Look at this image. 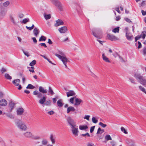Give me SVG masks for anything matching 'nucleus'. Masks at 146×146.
Wrapping results in <instances>:
<instances>
[{
    "label": "nucleus",
    "instance_id": "f257e3e1",
    "mask_svg": "<svg viewBox=\"0 0 146 146\" xmlns=\"http://www.w3.org/2000/svg\"><path fill=\"white\" fill-rule=\"evenodd\" d=\"M92 34L100 43V32L99 28H94L92 30Z\"/></svg>",
    "mask_w": 146,
    "mask_h": 146
},
{
    "label": "nucleus",
    "instance_id": "f03ea898",
    "mask_svg": "<svg viewBox=\"0 0 146 146\" xmlns=\"http://www.w3.org/2000/svg\"><path fill=\"white\" fill-rule=\"evenodd\" d=\"M16 125L20 129L24 131L27 130V127L25 122L21 120H19L16 122Z\"/></svg>",
    "mask_w": 146,
    "mask_h": 146
},
{
    "label": "nucleus",
    "instance_id": "7ed1b4c3",
    "mask_svg": "<svg viewBox=\"0 0 146 146\" xmlns=\"http://www.w3.org/2000/svg\"><path fill=\"white\" fill-rule=\"evenodd\" d=\"M134 77L135 79L141 84L143 83L146 80L142 76H141L140 74L136 73L134 75Z\"/></svg>",
    "mask_w": 146,
    "mask_h": 146
},
{
    "label": "nucleus",
    "instance_id": "20e7f679",
    "mask_svg": "<svg viewBox=\"0 0 146 146\" xmlns=\"http://www.w3.org/2000/svg\"><path fill=\"white\" fill-rule=\"evenodd\" d=\"M52 3L60 11L63 10L62 6L60 2L58 0H50Z\"/></svg>",
    "mask_w": 146,
    "mask_h": 146
},
{
    "label": "nucleus",
    "instance_id": "39448f33",
    "mask_svg": "<svg viewBox=\"0 0 146 146\" xmlns=\"http://www.w3.org/2000/svg\"><path fill=\"white\" fill-rule=\"evenodd\" d=\"M57 57L62 62L63 64L64 65L65 67L66 68H67L66 64L68 61V60L65 56L62 57L59 55H57Z\"/></svg>",
    "mask_w": 146,
    "mask_h": 146
},
{
    "label": "nucleus",
    "instance_id": "423d86ee",
    "mask_svg": "<svg viewBox=\"0 0 146 146\" xmlns=\"http://www.w3.org/2000/svg\"><path fill=\"white\" fill-rule=\"evenodd\" d=\"M72 134L75 136H77L79 131L78 129V126L76 125L71 127Z\"/></svg>",
    "mask_w": 146,
    "mask_h": 146
},
{
    "label": "nucleus",
    "instance_id": "0eeeda50",
    "mask_svg": "<svg viewBox=\"0 0 146 146\" xmlns=\"http://www.w3.org/2000/svg\"><path fill=\"white\" fill-rule=\"evenodd\" d=\"M108 38L111 41H116L119 40V38L113 35L108 34L107 35Z\"/></svg>",
    "mask_w": 146,
    "mask_h": 146
},
{
    "label": "nucleus",
    "instance_id": "6e6552de",
    "mask_svg": "<svg viewBox=\"0 0 146 146\" xmlns=\"http://www.w3.org/2000/svg\"><path fill=\"white\" fill-rule=\"evenodd\" d=\"M67 120L71 127L76 125L75 124L74 120L72 119L70 117H68L67 118Z\"/></svg>",
    "mask_w": 146,
    "mask_h": 146
},
{
    "label": "nucleus",
    "instance_id": "1a4fd4ad",
    "mask_svg": "<svg viewBox=\"0 0 146 146\" xmlns=\"http://www.w3.org/2000/svg\"><path fill=\"white\" fill-rule=\"evenodd\" d=\"M64 23L63 21L60 19H58L56 21V23L54 24V26L57 27L61 25H64Z\"/></svg>",
    "mask_w": 146,
    "mask_h": 146
},
{
    "label": "nucleus",
    "instance_id": "9d476101",
    "mask_svg": "<svg viewBox=\"0 0 146 146\" xmlns=\"http://www.w3.org/2000/svg\"><path fill=\"white\" fill-rule=\"evenodd\" d=\"M67 29L66 27L64 26L59 28L58 30L61 33H64L67 31Z\"/></svg>",
    "mask_w": 146,
    "mask_h": 146
},
{
    "label": "nucleus",
    "instance_id": "9b49d317",
    "mask_svg": "<svg viewBox=\"0 0 146 146\" xmlns=\"http://www.w3.org/2000/svg\"><path fill=\"white\" fill-rule=\"evenodd\" d=\"M24 111V109L21 108H18L17 110V114L18 115H22Z\"/></svg>",
    "mask_w": 146,
    "mask_h": 146
},
{
    "label": "nucleus",
    "instance_id": "f8f14e48",
    "mask_svg": "<svg viewBox=\"0 0 146 146\" xmlns=\"http://www.w3.org/2000/svg\"><path fill=\"white\" fill-rule=\"evenodd\" d=\"M24 136L28 138L32 137L33 136V135L32 133L29 131H27L24 133Z\"/></svg>",
    "mask_w": 146,
    "mask_h": 146
},
{
    "label": "nucleus",
    "instance_id": "ddd939ff",
    "mask_svg": "<svg viewBox=\"0 0 146 146\" xmlns=\"http://www.w3.org/2000/svg\"><path fill=\"white\" fill-rule=\"evenodd\" d=\"M75 102L74 104L75 106L79 105L82 102V100L81 99L77 98H75Z\"/></svg>",
    "mask_w": 146,
    "mask_h": 146
},
{
    "label": "nucleus",
    "instance_id": "4468645a",
    "mask_svg": "<svg viewBox=\"0 0 146 146\" xmlns=\"http://www.w3.org/2000/svg\"><path fill=\"white\" fill-rule=\"evenodd\" d=\"M46 97L45 96H43L42 98L38 101L39 103L42 105L44 106V102L46 101Z\"/></svg>",
    "mask_w": 146,
    "mask_h": 146
},
{
    "label": "nucleus",
    "instance_id": "2eb2a0df",
    "mask_svg": "<svg viewBox=\"0 0 146 146\" xmlns=\"http://www.w3.org/2000/svg\"><path fill=\"white\" fill-rule=\"evenodd\" d=\"M67 96L68 97L70 96H75L76 94L75 92L73 90H70L66 92Z\"/></svg>",
    "mask_w": 146,
    "mask_h": 146
},
{
    "label": "nucleus",
    "instance_id": "dca6fc26",
    "mask_svg": "<svg viewBox=\"0 0 146 146\" xmlns=\"http://www.w3.org/2000/svg\"><path fill=\"white\" fill-rule=\"evenodd\" d=\"M125 36L126 38L128 40L131 41L133 38V35H131L130 33L128 34L126 33Z\"/></svg>",
    "mask_w": 146,
    "mask_h": 146
},
{
    "label": "nucleus",
    "instance_id": "f3484780",
    "mask_svg": "<svg viewBox=\"0 0 146 146\" xmlns=\"http://www.w3.org/2000/svg\"><path fill=\"white\" fill-rule=\"evenodd\" d=\"M40 31L37 28H35L33 31V33L35 36L37 37Z\"/></svg>",
    "mask_w": 146,
    "mask_h": 146
},
{
    "label": "nucleus",
    "instance_id": "a211bd4d",
    "mask_svg": "<svg viewBox=\"0 0 146 146\" xmlns=\"http://www.w3.org/2000/svg\"><path fill=\"white\" fill-rule=\"evenodd\" d=\"M7 102L5 99H3L0 101V105L1 106H5L7 104Z\"/></svg>",
    "mask_w": 146,
    "mask_h": 146
},
{
    "label": "nucleus",
    "instance_id": "6ab92c4d",
    "mask_svg": "<svg viewBox=\"0 0 146 146\" xmlns=\"http://www.w3.org/2000/svg\"><path fill=\"white\" fill-rule=\"evenodd\" d=\"M102 58L103 60L106 62L110 63V60L108 58L106 57L104 53L102 55Z\"/></svg>",
    "mask_w": 146,
    "mask_h": 146
},
{
    "label": "nucleus",
    "instance_id": "aec40b11",
    "mask_svg": "<svg viewBox=\"0 0 146 146\" xmlns=\"http://www.w3.org/2000/svg\"><path fill=\"white\" fill-rule=\"evenodd\" d=\"M39 90L40 92L43 94L46 93L48 91L47 90L45 89L43 87L41 86H40L39 87Z\"/></svg>",
    "mask_w": 146,
    "mask_h": 146
},
{
    "label": "nucleus",
    "instance_id": "412c9836",
    "mask_svg": "<svg viewBox=\"0 0 146 146\" xmlns=\"http://www.w3.org/2000/svg\"><path fill=\"white\" fill-rule=\"evenodd\" d=\"M75 109L74 107L70 106L67 108V113H70V112L71 111H75Z\"/></svg>",
    "mask_w": 146,
    "mask_h": 146
},
{
    "label": "nucleus",
    "instance_id": "4be33fe9",
    "mask_svg": "<svg viewBox=\"0 0 146 146\" xmlns=\"http://www.w3.org/2000/svg\"><path fill=\"white\" fill-rule=\"evenodd\" d=\"M57 104L59 108L62 107L64 105V104L62 102V100L61 99L57 101Z\"/></svg>",
    "mask_w": 146,
    "mask_h": 146
},
{
    "label": "nucleus",
    "instance_id": "5701e85b",
    "mask_svg": "<svg viewBox=\"0 0 146 146\" xmlns=\"http://www.w3.org/2000/svg\"><path fill=\"white\" fill-rule=\"evenodd\" d=\"M15 105V103L13 102H11L9 103V106L10 108V111H11L14 108Z\"/></svg>",
    "mask_w": 146,
    "mask_h": 146
},
{
    "label": "nucleus",
    "instance_id": "b1692460",
    "mask_svg": "<svg viewBox=\"0 0 146 146\" xmlns=\"http://www.w3.org/2000/svg\"><path fill=\"white\" fill-rule=\"evenodd\" d=\"M9 17L10 20L11 22L14 25H16L17 24V23L15 21V19L13 17L12 15H11Z\"/></svg>",
    "mask_w": 146,
    "mask_h": 146
},
{
    "label": "nucleus",
    "instance_id": "393cba45",
    "mask_svg": "<svg viewBox=\"0 0 146 146\" xmlns=\"http://www.w3.org/2000/svg\"><path fill=\"white\" fill-rule=\"evenodd\" d=\"M20 82V80L19 79H16L13 80L12 82L13 84L15 85L16 86H17L19 85V84Z\"/></svg>",
    "mask_w": 146,
    "mask_h": 146
},
{
    "label": "nucleus",
    "instance_id": "a878e982",
    "mask_svg": "<svg viewBox=\"0 0 146 146\" xmlns=\"http://www.w3.org/2000/svg\"><path fill=\"white\" fill-rule=\"evenodd\" d=\"M81 130H85L88 128V127L86 125H80L79 127Z\"/></svg>",
    "mask_w": 146,
    "mask_h": 146
},
{
    "label": "nucleus",
    "instance_id": "bb28decb",
    "mask_svg": "<svg viewBox=\"0 0 146 146\" xmlns=\"http://www.w3.org/2000/svg\"><path fill=\"white\" fill-rule=\"evenodd\" d=\"M55 55L57 57V55H59L62 57L65 56L64 53L62 51H58V54H55Z\"/></svg>",
    "mask_w": 146,
    "mask_h": 146
},
{
    "label": "nucleus",
    "instance_id": "cd10ccee",
    "mask_svg": "<svg viewBox=\"0 0 146 146\" xmlns=\"http://www.w3.org/2000/svg\"><path fill=\"white\" fill-rule=\"evenodd\" d=\"M41 143L42 145H46L48 143V141L47 139H42Z\"/></svg>",
    "mask_w": 146,
    "mask_h": 146
},
{
    "label": "nucleus",
    "instance_id": "c85d7f7f",
    "mask_svg": "<svg viewBox=\"0 0 146 146\" xmlns=\"http://www.w3.org/2000/svg\"><path fill=\"white\" fill-rule=\"evenodd\" d=\"M119 27H117L114 28L112 30V32L115 33H118L119 31Z\"/></svg>",
    "mask_w": 146,
    "mask_h": 146
},
{
    "label": "nucleus",
    "instance_id": "c756f323",
    "mask_svg": "<svg viewBox=\"0 0 146 146\" xmlns=\"http://www.w3.org/2000/svg\"><path fill=\"white\" fill-rule=\"evenodd\" d=\"M45 103L44 104V106L45 105L46 106H49L51 105V102L50 100L45 101Z\"/></svg>",
    "mask_w": 146,
    "mask_h": 146
},
{
    "label": "nucleus",
    "instance_id": "7c9ffc66",
    "mask_svg": "<svg viewBox=\"0 0 146 146\" xmlns=\"http://www.w3.org/2000/svg\"><path fill=\"white\" fill-rule=\"evenodd\" d=\"M139 87L140 90L146 94V91L144 87L141 86H139Z\"/></svg>",
    "mask_w": 146,
    "mask_h": 146
},
{
    "label": "nucleus",
    "instance_id": "2f4dec72",
    "mask_svg": "<svg viewBox=\"0 0 146 146\" xmlns=\"http://www.w3.org/2000/svg\"><path fill=\"white\" fill-rule=\"evenodd\" d=\"M44 17L46 20L49 19L51 17V15L50 14L47 15L44 14Z\"/></svg>",
    "mask_w": 146,
    "mask_h": 146
},
{
    "label": "nucleus",
    "instance_id": "473e14b6",
    "mask_svg": "<svg viewBox=\"0 0 146 146\" xmlns=\"http://www.w3.org/2000/svg\"><path fill=\"white\" fill-rule=\"evenodd\" d=\"M50 139L51 141L52 144H54L55 143V139L53 137V135H51L50 137Z\"/></svg>",
    "mask_w": 146,
    "mask_h": 146
},
{
    "label": "nucleus",
    "instance_id": "72a5a7b5",
    "mask_svg": "<svg viewBox=\"0 0 146 146\" xmlns=\"http://www.w3.org/2000/svg\"><path fill=\"white\" fill-rule=\"evenodd\" d=\"M29 21V19L28 18H27L23 19L21 22L22 23H23L24 24H25L27 23V22Z\"/></svg>",
    "mask_w": 146,
    "mask_h": 146
},
{
    "label": "nucleus",
    "instance_id": "f704fd0d",
    "mask_svg": "<svg viewBox=\"0 0 146 146\" xmlns=\"http://www.w3.org/2000/svg\"><path fill=\"white\" fill-rule=\"evenodd\" d=\"M46 38L43 36H41L40 38L39 39V41H45L46 40Z\"/></svg>",
    "mask_w": 146,
    "mask_h": 146
},
{
    "label": "nucleus",
    "instance_id": "c9c22d12",
    "mask_svg": "<svg viewBox=\"0 0 146 146\" xmlns=\"http://www.w3.org/2000/svg\"><path fill=\"white\" fill-rule=\"evenodd\" d=\"M105 139L107 141L111 140L112 139L111 137L109 135H106L105 137Z\"/></svg>",
    "mask_w": 146,
    "mask_h": 146
},
{
    "label": "nucleus",
    "instance_id": "e433bc0d",
    "mask_svg": "<svg viewBox=\"0 0 146 146\" xmlns=\"http://www.w3.org/2000/svg\"><path fill=\"white\" fill-rule=\"evenodd\" d=\"M5 76L6 78L9 80H11L12 79V77L10 76L8 74H5Z\"/></svg>",
    "mask_w": 146,
    "mask_h": 146
},
{
    "label": "nucleus",
    "instance_id": "4c0bfd02",
    "mask_svg": "<svg viewBox=\"0 0 146 146\" xmlns=\"http://www.w3.org/2000/svg\"><path fill=\"white\" fill-rule=\"evenodd\" d=\"M35 88L34 86L33 85L31 84H29L26 87V88L27 89H33L34 88Z\"/></svg>",
    "mask_w": 146,
    "mask_h": 146
},
{
    "label": "nucleus",
    "instance_id": "58836bf2",
    "mask_svg": "<svg viewBox=\"0 0 146 146\" xmlns=\"http://www.w3.org/2000/svg\"><path fill=\"white\" fill-rule=\"evenodd\" d=\"M22 50L23 53L25 56H27V57H29L30 56V54H29V52H28L25 51L23 49H22Z\"/></svg>",
    "mask_w": 146,
    "mask_h": 146
},
{
    "label": "nucleus",
    "instance_id": "ea45409f",
    "mask_svg": "<svg viewBox=\"0 0 146 146\" xmlns=\"http://www.w3.org/2000/svg\"><path fill=\"white\" fill-rule=\"evenodd\" d=\"M48 92L50 93L51 95H53L54 93L50 87H49Z\"/></svg>",
    "mask_w": 146,
    "mask_h": 146
},
{
    "label": "nucleus",
    "instance_id": "a19ab883",
    "mask_svg": "<svg viewBox=\"0 0 146 146\" xmlns=\"http://www.w3.org/2000/svg\"><path fill=\"white\" fill-rule=\"evenodd\" d=\"M129 79L131 83L133 84H135V80L133 78L130 77L129 78Z\"/></svg>",
    "mask_w": 146,
    "mask_h": 146
},
{
    "label": "nucleus",
    "instance_id": "79ce46f5",
    "mask_svg": "<svg viewBox=\"0 0 146 146\" xmlns=\"http://www.w3.org/2000/svg\"><path fill=\"white\" fill-rule=\"evenodd\" d=\"M36 61L35 60H34L30 63L29 65L30 66H33L36 64Z\"/></svg>",
    "mask_w": 146,
    "mask_h": 146
},
{
    "label": "nucleus",
    "instance_id": "37998d69",
    "mask_svg": "<svg viewBox=\"0 0 146 146\" xmlns=\"http://www.w3.org/2000/svg\"><path fill=\"white\" fill-rule=\"evenodd\" d=\"M9 2L8 1H7L3 3V5L5 7H7L9 5Z\"/></svg>",
    "mask_w": 146,
    "mask_h": 146
},
{
    "label": "nucleus",
    "instance_id": "c03bdc74",
    "mask_svg": "<svg viewBox=\"0 0 146 146\" xmlns=\"http://www.w3.org/2000/svg\"><path fill=\"white\" fill-rule=\"evenodd\" d=\"M144 33H146L145 31L143 32L140 35V36H141V37H142L143 39H144L146 36V35Z\"/></svg>",
    "mask_w": 146,
    "mask_h": 146
},
{
    "label": "nucleus",
    "instance_id": "a18cd8bd",
    "mask_svg": "<svg viewBox=\"0 0 146 146\" xmlns=\"http://www.w3.org/2000/svg\"><path fill=\"white\" fill-rule=\"evenodd\" d=\"M121 131L125 134H127V133L125 129L123 127H121Z\"/></svg>",
    "mask_w": 146,
    "mask_h": 146
},
{
    "label": "nucleus",
    "instance_id": "49530a36",
    "mask_svg": "<svg viewBox=\"0 0 146 146\" xmlns=\"http://www.w3.org/2000/svg\"><path fill=\"white\" fill-rule=\"evenodd\" d=\"M92 120L93 123H96L98 122L96 118L94 117H93L92 118Z\"/></svg>",
    "mask_w": 146,
    "mask_h": 146
},
{
    "label": "nucleus",
    "instance_id": "de8ad7c7",
    "mask_svg": "<svg viewBox=\"0 0 146 146\" xmlns=\"http://www.w3.org/2000/svg\"><path fill=\"white\" fill-rule=\"evenodd\" d=\"M76 98L75 97H73L72 98H70L69 100V101L72 104H74V98Z\"/></svg>",
    "mask_w": 146,
    "mask_h": 146
},
{
    "label": "nucleus",
    "instance_id": "09e8293b",
    "mask_svg": "<svg viewBox=\"0 0 146 146\" xmlns=\"http://www.w3.org/2000/svg\"><path fill=\"white\" fill-rule=\"evenodd\" d=\"M7 116L11 119H13L14 118V116L11 113L7 114Z\"/></svg>",
    "mask_w": 146,
    "mask_h": 146
},
{
    "label": "nucleus",
    "instance_id": "8fccbe9b",
    "mask_svg": "<svg viewBox=\"0 0 146 146\" xmlns=\"http://www.w3.org/2000/svg\"><path fill=\"white\" fill-rule=\"evenodd\" d=\"M44 46L45 48H46L47 47V46L45 43H41L39 44H38V46Z\"/></svg>",
    "mask_w": 146,
    "mask_h": 146
},
{
    "label": "nucleus",
    "instance_id": "3c124183",
    "mask_svg": "<svg viewBox=\"0 0 146 146\" xmlns=\"http://www.w3.org/2000/svg\"><path fill=\"white\" fill-rule=\"evenodd\" d=\"M47 113L49 115H51L54 114V112L53 111L51 110L50 111H48L47 112Z\"/></svg>",
    "mask_w": 146,
    "mask_h": 146
},
{
    "label": "nucleus",
    "instance_id": "603ef678",
    "mask_svg": "<svg viewBox=\"0 0 146 146\" xmlns=\"http://www.w3.org/2000/svg\"><path fill=\"white\" fill-rule=\"evenodd\" d=\"M112 54L115 58H116L117 57H118V56L119 55L118 53L116 52L113 53Z\"/></svg>",
    "mask_w": 146,
    "mask_h": 146
},
{
    "label": "nucleus",
    "instance_id": "864d4df0",
    "mask_svg": "<svg viewBox=\"0 0 146 146\" xmlns=\"http://www.w3.org/2000/svg\"><path fill=\"white\" fill-rule=\"evenodd\" d=\"M124 20L127 22L129 23L131 22L130 20L127 18H124Z\"/></svg>",
    "mask_w": 146,
    "mask_h": 146
},
{
    "label": "nucleus",
    "instance_id": "5fc2aeb1",
    "mask_svg": "<svg viewBox=\"0 0 146 146\" xmlns=\"http://www.w3.org/2000/svg\"><path fill=\"white\" fill-rule=\"evenodd\" d=\"M143 54L144 55H146V47H145L143 49Z\"/></svg>",
    "mask_w": 146,
    "mask_h": 146
},
{
    "label": "nucleus",
    "instance_id": "6e6d98bb",
    "mask_svg": "<svg viewBox=\"0 0 146 146\" xmlns=\"http://www.w3.org/2000/svg\"><path fill=\"white\" fill-rule=\"evenodd\" d=\"M90 116L89 115H86L84 117V119H86L88 120H89V118Z\"/></svg>",
    "mask_w": 146,
    "mask_h": 146
},
{
    "label": "nucleus",
    "instance_id": "4d7b16f0",
    "mask_svg": "<svg viewBox=\"0 0 146 146\" xmlns=\"http://www.w3.org/2000/svg\"><path fill=\"white\" fill-rule=\"evenodd\" d=\"M42 94L40 92H39L38 94L37 95V97L38 98H40L42 97Z\"/></svg>",
    "mask_w": 146,
    "mask_h": 146
},
{
    "label": "nucleus",
    "instance_id": "13d9d810",
    "mask_svg": "<svg viewBox=\"0 0 146 146\" xmlns=\"http://www.w3.org/2000/svg\"><path fill=\"white\" fill-rule=\"evenodd\" d=\"M39 92H38V91H35L33 92V94L34 95H37Z\"/></svg>",
    "mask_w": 146,
    "mask_h": 146
},
{
    "label": "nucleus",
    "instance_id": "bf43d9fd",
    "mask_svg": "<svg viewBox=\"0 0 146 146\" xmlns=\"http://www.w3.org/2000/svg\"><path fill=\"white\" fill-rule=\"evenodd\" d=\"M95 126H93L92 127H91L90 129V133H92L94 129V128H95Z\"/></svg>",
    "mask_w": 146,
    "mask_h": 146
},
{
    "label": "nucleus",
    "instance_id": "052dcab7",
    "mask_svg": "<svg viewBox=\"0 0 146 146\" xmlns=\"http://www.w3.org/2000/svg\"><path fill=\"white\" fill-rule=\"evenodd\" d=\"M32 39L33 40L34 43L35 44H36L37 42V40H36L35 37H33L32 38Z\"/></svg>",
    "mask_w": 146,
    "mask_h": 146
},
{
    "label": "nucleus",
    "instance_id": "680f3d73",
    "mask_svg": "<svg viewBox=\"0 0 146 146\" xmlns=\"http://www.w3.org/2000/svg\"><path fill=\"white\" fill-rule=\"evenodd\" d=\"M141 38V36H137L135 37V41L136 42L137 40Z\"/></svg>",
    "mask_w": 146,
    "mask_h": 146
},
{
    "label": "nucleus",
    "instance_id": "e2e57ef3",
    "mask_svg": "<svg viewBox=\"0 0 146 146\" xmlns=\"http://www.w3.org/2000/svg\"><path fill=\"white\" fill-rule=\"evenodd\" d=\"M125 31L126 34V33L128 34L129 33L128 32L129 30H128V28L127 27H126L125 28Z\"/></svg>",
    "mask_w": 146,
    "mask_h": 146
},
{
    "label": "nucleus",
    "instance_id": "0e129e2a",
    "mask_svg": "<svg viewBox=\"0 0 146 146\" xmlns=\"http://www.w3.org/2000/svg\"><path fill=\"white\" fill-rule=\"evenodd\" d=\"M81 135V136H87L88 137H90V135L88 133H86V134H82Z\"/></svg>",
    "mask_w": 146,
    "mask_h": 146
},
{
    "label": "nucleus",
    "instance_id": "69168bd1",
    "mask_svg": "<svg viewBox=\"0 0 146 146\" xmlns=\"http://www.w3.org/2000/svg\"><path fill=\"white\" fill-rule=\"evenodd\" d=\"M138 46L137 47V48H140L141 47V46H142L141 44V42L139 41L138 42Z\"/></svg>",
    "mask_w": 146,
    "mask_h": 146
},
{
    "label": "nucleus",
    "instance_id": "338daca9",
    "mask_svg": "<svg viewBox=\"0 0 146 146\" xmlns=\"http://www.w3.org/2000/svg\"><path fill=\"white\" fill-rule=\"evenodd\" d=\"M121 19L120 17L119 16H117L116 17L115 19V20L116 21H119Z\"/></svg>",
    "mask_w": 146,
    "mask_h": 146
},
{
    "label": "nucleus",
    "instance_id": "774afa93",
    "mask_svg": "<svg viewBox=\"0 0 146 146\" xmlns=\"http://www.w3.org/2000/svg\"><path fill=\"white\" fill-rule=\"evenodd\" d=\"M141 13L143 15L145 16L146 15V11H144L142 10H141Z\"/></svg>",
    "mask_w": 146,
    "mask_h": 146
}]
</instances>
